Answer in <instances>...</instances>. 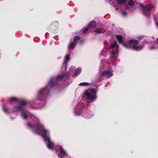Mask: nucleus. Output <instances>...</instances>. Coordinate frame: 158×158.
Masks as SVG:
<instances>
[{"mask_svg":"<svg viewBox=\"0 0 158 158\" xmlns=\"http://www.w3.org/2000/svg\"><path fill=\"white\" fill-rule=\"evenodd\" d=\"M66 76V75L65 74H62L61 75L58 76L55 78H51L45 87L39 91L36 99L40 101L43 100L45 102L51 89L52 87L56 86L58 82L61 80Z\"/></svg>","mask_w":158,"mask_h":158,"instance_id":"f257e3e1","label":"nucleus"},{"mask_svg":"<svg viewBox=\"0 0 158 158\" xmlns=\"http://www.w3.org/2000/svg\"><path fill=\"white\" fill-rule=\"evenodd\" d=\"M28 127L33 132L36 133L38 131L43 132V137L44 140H46L47 138H49V132L44 128V126L39 122L38 120L35 124L31 125L29 123H27Z\"/></svg>","mask_w":158,"mask_h":158,"instance_id":"f03ea898","label":"nucleus"},{"mask_svg":"<svg viewBox=\"0 0 158 158\" xmlns=\"http://www.w3.org/2000/svg\"><path fill=\"white\" fill-rule=\"evenodd\" d=\"M123 45L126 48H132L139 51L141 50L143 47V44H139V41L136 40H130L125 43H123Z\"/></svg>","mask_w":158,"mask_h":158,"instance_id":"7ed1b4c3","label":"nucleus"},{"mask_svg":"<svg viewBox=\"0 0 158 158\" xmlns=\"http://www.w3.org/2000/svg\"><path fill=\"white\" fill-rule=\"evenodd\" d=\"M140 6L142 9V11L143 13L145 16L147 17L149 16L150 15L149 11L153 8V5L150 4L146 6H145L143 4H141Z\"/></svg>","mask_w":158,"mask_h":158,"instance_id":"20e7f679","label":"nucleus"},{"mask_svg":"<svg viewBox=\"0 0 158 158\" xmlns=\"http://www.w3.org/2000/svg\"><path fill=\"white\" fill-rule=\"evenodd\" d=\"M27 105V102L26 101H22L19 105L14 107L13 111L15 112L24 110L25 109Z\"/></svg>","mask_w":158,"mask_h":158,"instance_id":"39448f33","label":"nucleus"},{"mask_svg":"<svg viewBox=\"0 0 158 158\" xmlns=\"http://www.w3.org/2000/svg\"><path fill=\"white\" fill-rule=\"evenodd\" d=\"M59 23L58 21H54L52 22L50 25V26L54 30H55L54 31H53L54 33H56L57 31V29L59 27Z\"/></svg>","mask_w":158,"mask_h":158,"instance_id":"423d86ee","label":"nucleus"},{"mask_svg":"<svg viewBox=\"0 0 158 158\" xmlns=\"http://www.w3.org/2000/svg\"><path fill=\"white\" fill-rule=\"evenodd\" d=\"M85 95L87 96V98L90 100H94L96 98V96L94 94L92 95L90 93L85 91L84 92Z\"/></svg>","mask_w":158,"mask_h":158,"instance_id":"0eeeda50","label":"nucleus"},{"mask_svg":"<svg viewBox=\"0 0 158 158\" xmlns=\"http://www.w3.org/2000/svg\"><path fill=\"white\" fill-rule=\"evenodd\" d=\"M45 142H47V147L49 149H52L54 147V144L52 142L49 138H47L46 140H44Z\"/></svg>","mask_w":158,"mask_h":158,"instance_id":"6e6552de","label":"nucleus"},{"mask_svg":"<svg viewBox=\"0 0 158 158\" xmlns=\"http://www.w3.org/2000/svg\"><path fill=\"white\" fill-rule=\"evenodd\" d=\"M101 76H105L107 75L108 77L109 78L113 75L112 72L110 71H102L101 74Z\"/></svg>","mask_w":158,"mask_h":158,"instance_id":"1a4fd4ad","label":"nucleus"},{"mask_svg":"<svg viewBox=\"0 0 158 158\" xmlns=\"http://www.w3.org/2000/svg\"><path fill=\"white\" fill-rule=\"evenodd\" d=\"M96 22L94 21H92L88 24V27L89 28H95L97 26Z\"/></svg>","mask_w":158,"mask_h":158,"instance_id":"9d476101","label":"nucleus"},{"mask_svg":"<svg viewBox=\"0 0 158 158\" xmlns=\"http://www.w3.org/2000/svg\"><path fill=\"white\" fill-rule=\"evenodd\" d=\"M127 0H117L118 3L119 5H124L126 7L127 6V4L126 3Z\"/></svg>","mask_w":158,"mask_h":158,"instance_id":"9b49d317","label":"nucleus"},{"mask_svg":"<svg viewBox=\"0 0 158 158\" xmlns=\"http://www.w3.org/2000/svg\"><path fill=\"white\" fill-rule=\"evenodd\" d=\"M116 38L118 40L119 43V44H122L123 45V37L120 35H117L116 36Z\"/></svg>","mask_w":158,"mask_h":158,"instance_id":"f8f14e48","label":"nucleus"},{"mask_svg":"<svg viewBox=\"0 0 158 158\" xmlns=\"http://www.w3.org/2000/svg\"><path fill=\"white\" fill-rule=\"evenodd\" d=\"M115 47H116V50L117 51H118V46L117 44V43L116 42L114 43H112L110 47V49H112Z\"/></svg>","mask_w":158,"mask_h":158,"instance_id":"ddd939ff","label":"nucleus"},{"mask_svg":"<svg viewBox=\"0 0 158 158\" xmlns=\"http://www.w3.org/2000/svg\"><path fill=\"white\" fill-rule=\"evenodd\" d=\"M76 45V43H75L74 42H73L71 43H70L69 44L68 48L69 49H70L71 48H74Z\"/></svg>","mask_w":158,"mask_h":158,"instance_id":"4468645a","label":"nucleus"},{"mask_svg":"<svg viewBox=\"0 0 158 158\" xmlns=\"http://www.w3.org/2000/svg\"><path fill=\"white\" fill-rule=\"evenodd\" d=\"M59 153L60 154L64 156H68L66 151L62 148H61V149L59 151Z\"/></svg>","mask_w":158,"mask_h":158,"instance_id":"2eb2a0df","label":"nucleus"},{"mask_svg":"<svg viewBox=\"0 0 158 158\" xmlns=\"http://www.w3.org/2000/svg\"><path fill=\"white\" fill-rule=\"evenodd\" d=\"M81 71V69L80 68H78L75 72V74L76 75H79Z\"/></svg>","mask_w":158,"mask_h":158,"instance_id":"dca6fc26","label":"nucleus"},{"mask_svg":"<svg viewBox=\"0 0 158 158\" xmlns=\"http://www.w3.org/2000/svg\"><path fill=\"white\" fill-rule=\"evenodd\" d=\"M103 29L100 28H98L94 30V32L96 34H100L101 33V31H102Z\"/></svg>","mask_w":158,"mask_h":158,"instance_id":"f3484780","label":"nucleus"},{"mask_svg":"<svg viewBox=\"0 0 158 158\" xmlns=\"http://www.w3.org/2000/svg\"><path fill=\"white\" fill-rule=\"evenodd\" d=\"M9 101H14L15 102H19V100L18 99L14 97H12L10 98Z\"/></svg>","mask_w":158,"mask_h":158,"instance_id":"a211bd4d","label":"nucleus"},{"mask_svg":"<svg viewBox=\"0 0 158 158\" xmlns=\"http://www.w3.org/2000/svg\"><path fill=\"white\" fill-rule=\"evenodd\" d=\"M3 110L5 113H9V109L6 108L5 106H3Z\"/></svg>","mask_w":158,"mask_h":158,"instance_id":"6ab92c4d","label":"nucleus"},{"mask_svg":"<svg viewBox=\"0 0 158 158\" xmlns=\"http://www.w3.org/2000/svg\"><path fill=\"white\" fill-rule=\"evenodd\" d=\"M135 4V2L134 1L132 0H129L128 2V5L130 6H133Z\"/></svg>","mask_w":158,"mask_h":158,"instance_id":"aec40b11","label":"nucleus"},{"mask_svg":"<svg viewBox=\"0 0 158 158\" xmlns=\"http://www.w3.org/2000/svg\"><path fill=\"white\" fill-rule=\"evenodd\" d=\"M80 37L78 36H75L73 39L74 42L76 43V42L80 40Z\"/></svg>","mask_w":158,"mask_h":158,"instance_id":"412c9836","label":"nucleus"},{"mask_svg":"<svg viewBox=\"0 0 158 158\" xmlns=\"http://www.w3.org/2000/svg\"><path fill=\"white\" fill-rule=\"evenodd\" d=\"M90 85V84L87 82H82L80 83L79 85H80L81 86H87Z\"/></svg>","mask_w":158,"mask_h":158,"instance_id":"4be33fe9","label":"nucleus"},{"mask_svg":"<svg viewBox=\"0 0 158 158\" xmlns=\"http://www.w3.org/2000/svg\"><path fill=\"white\" fill-rule=\"evenodd\" d=\"M21 116L24 119H26L27 118V115L25 113H22L21 114Z\"/></svg>","mask_w":158,"mask_h":158,"instance_id":"5701e85b","label":"nucleus"},{"mask_svg":"<svg viewBox=\"0 0 158 158\" xmlns=\"http://www.w3.org/2000/svg\"><path fill=\"white\" fill-rule=\"evenodd\" d=\"M111 55L113 57L116 56V52L112 51L110 53Z\"/></svg>","mask_w":158,"mask_h":158,"instance_id":"b1692460","label":"nucleus"},{"mask_svg":"<svg viewBox=\"0 0 158 158\" xmlns=\"http://www.w3.org/2000/svg\"><path fill=\"white\" fill-rule=\"evenodd\" d=\"M89 28L87 26V27L85 28L82 31V32L83 33H86L89 30Z\"/></svg>","mask_w":158,"mask_h":158,"instance_id":"393cba45","label":"nucleus"},{"mask_svg":"<svg viewBox=\"0 0 158 158\" xmlns=\"http://www.w3.org/2000/svg\"><path fill=\"white\" fill-rule=\"evenodd\" d=\"M121 13L123 17H126L127 15V13L123 11H122L121 12Z\"/></svg>","mask_w":158,"mask_h":158,"instance_id":"a878e982","label":"nucleus"},{"mask_svg":"<svg viewBox=\"0 0 158 158\" xmlns=\"http://www.w3.org/2000/svg\"><path fill=\"white\" fill-rule=\"evenodd\" d=\"M90 92L94 94L96 93V90L95 89H91Z\"/></svg>","mask_w":158,"mask_h":158,"instance_id":"bb28decb","label":"nucleus"},{"mask_svg":"<svg viewBox=\"0 0 158 158\" xmlns=\"http://www.w3.org/2000/svg\"><path fill=\"white\" fill-rule=\"evenodd\" d=\"M65 59L67 61H68L70 59L69 55V54H67L65 56Z\"/></svg>","mask_w":158,"mask_h":158,"instance_id":"cd10ccee","label":"nucleus"},{"mask_svg":"<svg viewBox=\"0 0 158 158\" xmlns=\"http://www.w3.org/2000/svg\"><path fill=\"white\" fill-rule=\"evenodd\" d=\"M144 37V36H141L139 37H137V38L140 40H142L143 39Z\"/></svg>","mask_w":158,"mask_h":158,"instance_id":"c85d7f7f","label":"nucleus"},{"mask_svg":"<svg viewBox=\"0 0 158 158\" xmlns=\"http://www.w3.org/2000/svg\"><path fill=\"white\" fill-rule=\"evenodd\" d=\"M64 67V69L65 70L66 69V65L65 64H63L62 66V68H63V67Z\"/></svg>","mask_w":158,"mask_h":158,"instance_id":"c756f323","label":"nucleus"},{"mask_svg":"<svg viewBox=\"0 0 158 158\" xmlns=\"http://www.w3.org/2000/svg\"><path fill=\"white\" fill-rule=\"evenodd\" d=\"M156 48H157L155 46H153L152 47H150L149 49H155Z\"/></svg>","mask_w":158,"mask_h":158,"instance_id":"7c9ffc66","label":"nucleus"},{"mask_svg":"<svg viewBox=\"0 0 158 158\" xmlns=\"http://www.w3.org/2000/svg\"><path fill=\"white\" fill-rule=\"evenodd\" d=\"M155 24L156 25V26L158 28V22H156L155 23Z\"/></svg>","mask_w":158,"mask_h":158,"instance_id":"2f4dec72","label":"nucleus"},{"mask_svg":"<svg viewBox=\"0 0 158 158\" xmlns=\"http://www.w3.org/2000/svg\"><path fill=\"white\" fill-rule=\"evenodd\" d=\"M110 31H109L108 32H107V34H108V35H109L110 34Z\"/></svg>","mask_w":158,"mask_h":158,"instance_id":"473e14b6","label":"nucleus"},{"mask_svg":"<svg viewBox=\"0 0 158 158\" xmlns=\"http://www.w3.org/2000/svg\"><path fill=\"white\" fill-rule=\"evenodd\" d=\"M63 155H61L60 156V158H63Z\"/></svg>","mask_w":158,"mask_h":158,"instance_id":"72a5a7b5","label":"nucleus"},{"mask_svg":"<svg viewBox=\"0 0 158 158\" xmlns=\"http://www.w3.org/2000/svg\"><path fill=\"white\" fill-rule=\"evenodd\" d=\"M60 155H61V154H60V153H59V154H58V155H57V156H58V157H60Z\"/></svg>","mask_w":158,"mask_h":158,"instance_id":"f704fd0d","label":"nucleus"},{"mask_svg":"<svg viewBox=\"0 0 158 158\" xmlns=\"http://www.w3.org/2000/svg\"><path fill=\"white\" fill-rule=\"evenodd\" d=\"M157 43H156V44H157L158 43V38L157 39Z\"/></svg>","mask_w":158,"mask_h":158,"instance_id":"c9c22d12","label":"nucleus"},{"mask_svg":"<svg viewBox=\"0 0 158 158\" xmlns=\"http://www.w3.org/2000/svg\"><path fill=\"white\" fill-rule=\"evenodd\" d=\"M157 48H158V46L156 47Z\"/></svg>","mask_w":158,"mask_h":158,"instance_id":"e433bc0d","label":"nucleus"}]
</instances>
